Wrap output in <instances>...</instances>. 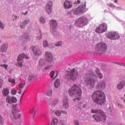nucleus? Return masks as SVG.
<instances>
[{
  "label": "nucleus",
  "instance_id": "f257e3e1",
  "mask_svg": "<svg viewBox=\"0 0 125 125\" xmlns=\"http://www.w3.org/2000/svg\"><path fill=\"white\" fill-rule=\"evenodd\" d=\"M68 93L70 96L73 98L76 97L73 99V101L75 102L82 100V89L77 85L74 84L73 86L69 89Z\"/></svg>",
  "mask_w": 125,
  "mask_h": 125
},
{
  "label": "nucleus",
  "instance_id": "f03ea898",
  "mask_svg": "<svg viewBox=\"0 0 125 125\" xmlns=\"http://www.w3.org/2000/svg\"><path fill=\"white\" fill-rule=\"evenodd\" d=\"M93 101L99 105H104L106 102L105 94L102 91H96L92 95Z\"/></svg>",
  "mask_w": 125,
  "mask_h": 125
},
{
  "label": "nucleus",
  "instance_id": "7ed1b4c3",
  "mask_svg": "<svg viewBox=\"0 0 125 125\" xmlns=\"http://www.w3.org/2000/svg\"><path fill=\"white\" fill-rule=\"evenodd\" d=\"M92 113L98 114H94L93 116L94 120H95V121H97V122H105L106 118H107L106 114L101 109H92Z\"/></svg>",
  "mask_w": 125,
  "mask_h": 125
},
{
  "label": "nucleus",
  "instance_id": "20e7f679",
  "mask_svg": "<svg viewBox=\"0 0 125 125\" xmlns=\"http://www.w3.org/2000/svg\"><path fill=\"white\" fill-rule=\"evenodd\" d=\"M95 51L99 54L105 53L107 51V44L105 43L100 42L97 44L95 48Z\"/></svg>",
  "mask_w": 125,
  "mask_h": 125
},
{
  "label": "nucleus",
  "instance_id": "39448f33",
  "mask_svg": "<svg viewBox=\"0 0 125 125\" xmlns=\"http://www.w3.org/2000/svg\"><path fill=\"white\" fill-rule=\"evenodd\" d=\"M87 23H88V19L85 17H81L76 21V24L79 27L85 26V25H87Z\"/></svg>",
  "mask_w": 125,
  "mask_h": 125
},
{
  "label": "nucleus",
  "instance_id": "423d86ee",
  "mask_svg": "<svg viewBox=\"0 0 125 125\" xmlns=\"http://www.w3.org/2000/svg\"><path fill=\"white\" fill-rule=\"evenodd\" d=\"M12 108V114L11 115V118H12L13 120H18V119H21L22 115L21 114H18V112L16 111V105H13Z\"/></svg>",
  "mask_w": 125,
  "mask_h": 125
},
{
  "label": "nucleus",
  "instance_id": "0eeeda50",
  "mask_svg": "<svg viewBox=\"0 0 125 125\" xmlns=\"http://www.w3.org/2000/svg\"><path fill=\"white\" fill-rule=\"evenodd\" d=\"M95 31L96 33H98V34H102V33L106 32L107 31V24L105 23L101 24L99 26L97 27Z\"/></svg>",
  "mask_w": 125,
  "mask_h": 125
},
{
  "label": "nucleus",
  "instance_id": "6e6552de",
  "mask_svg": "<svg viewBox=\"0 0 125 125\" xmlns=\"http://www.w3.org/2000/svg\"><path fill=\"white\" fill-rule=\"evenodd\" d=\"M106 36L110 40H118L120 39V35L116 32H109L106 33Z\"/></svg>",
  "mask_w": 125,
  "mask_h": 125
},
{
  "label": "nucleus",
  "instance_id": "1a4fd4ad",
  "mask_svg": "<svg viewBox=\"0 0 125 125\" xmlns=\"http://www.w3.org/2000/svg\"><path fill=\"white\" fill-rule=\"evenodd\" d=\"M96 82H97V79H86L85 81V83L86 86L92 88L94 86V84H95Z\"/></svg>",
  "mask_w": 125,
  "mask_h": 125
},
{
  "label": "nucleus",
  "instance_id": "9d476101",
  "mask_svg": "<svg viewBox=\"0 0 125 125\" xmlns=\"http://www.w3.org/2000/svg\"><path fill=\"white\" fill-rule=\"evenodd\" d=\"M26 58V59H29V57L28 56H26L24 54H21L18 57V62L16 64V66H20V67H22L23 66V59L24 58Z\"/></svg>",
  "mask_w": 125,
  "mask_h": 125
},
{
  "label": "nucleus",
  "instance_id": "9b49d317",
  "mask_svg": "<svg viewBox=\"0 0 125 125\" xmlns=\"http://www.w3.org/2000/svg\"><path fill=\"white\" fill-rule=\"evenodd\" d=\"M79 72L75 68L72 69L67 75V79H77Z\"/></svg>",
  "mask_w": 125,
  "mask_h": 125
},
{
  "label": "nucleus",
  "instance_id": "f8f14e48",
  "mask_svg": "<svg viewBox=\"0 0 125 125\" xmlns=\"http://www.w3.org/2000/svg\"><path fill=\"white\" fill-rule=\"evenodd\" d=\"M85 9V4L81 5L77 9H74L75 14H81L84 11Z\"/></svg>",
  "mask_w": 125,
  "mask_h": 125
},
{
  "label": "nucleus",
  "instance_id": "ddd939ff",
  "mask_svg": "<svg viewBox=\"0 0 125 125\" xmlns=\"http://www.w3.org/2000/svg\"><path fill=\"white\" fill-rule=\"evenodd\" d=\"M98 86L99 89H101L102 90H103L105 88V86H106V83H105V81L104 80H98Z\"/></svg>",
  "mask_w": 125,
  "mask_h": 125
},
{
  "label": "nucleus",
  "instance_id": "4468645a",
  "mask_svg": "<svg viewBox=\"0 0 125 125\" xmlns=\"http://www.w3.org/2000/svg\"><path fill=\"white\" fill-rule=\"evenodd\" d=\"M45 60L47 62H52L53 61V57L50 52H46L45 53Z\"/></svg>",
  "mask_w": 125,
  "mask_h": 125
},
{
  "label": "nucleus",
  "instance_id": "2eb2a0df",
  "mask_svg": "<svg viewBox=\"0 0 125 125\" xmlns=\"http://www.w3.org/2000/svg\"><path fill=\"white\" fill-rule=\"evenodd\" d=\"M6 101L7 103L12 104V103H16V102H17V99H16V98L15 97L8 96L6 98Z\"/></svg>",
  "mask_w": 125,
  "mask_h": 125
},
{
  "label": "nucleus",
  "instance_id": "dca6fc26",
  "mask_svg": "<svg viewBox=\"0 0 125 125\" xmlns=\"http://www.w3.org/2000/svg\"><path fill=\"white\" fill-rule=\"evenodd\" d=\"M52 9V2L49 1L46 5L45 10L48 14L51 13V10Z\"/></svg>",
  "mask_w": 125,
  "mask_h": 125
},
{
  "label": "nucleus",
  "instance_id": "f3484780",
  "mask_svg": "<svg viewBox=\"0 0 125 125\" xmlns=\"http://www.w3.org/2000/svg\"><path fill=\"white\" fill-rule=\"evenodd\" d=\"M68 97L65 96L63 98V107L65 109H68L69 108V103H68Z\"/></svg>",
  "mask_w": 125,
  "mask_h": 125
},
{
  "label": "nucleus",
  "instance_id": "a211bd4d",
  "mask_svg": "<svg viewBox=\"0 0 125 125\" xmlns=\"http://www.w3.org/2000/svg\"><path fill=\"white\" fill-rule=\"evenodd\" d=\"M34 55H41L42 51L39 48V47L35 46L32 49Z\"/></svg>",
  "mask_w": 125,
  "mask_h": 125
},
{
  "label": "nucleus",
  "instance_id": "6ab92c4d",
  "mask_svg": "<svg viewBox=\"0 0 125 125\" xmlns=\"http://www.w3.org/2000/svg\"><path fill=\"white\" fill-rule=\"evenodd\" d=\"M21 40L24 42H29V41L30 40V38L28 34H24L22 37H21Z\"/></svg>",
  "mask_w": 125,
  "mask_h": 125
},
{
  "label": "nucleus",
  "instance_id": "aec40b11",
  "mask_svg": "<svg viewBox=\"0 0 125 125\" xmlns=\"http://www.w3.org/2000/svg\"><path fill=\"white\" fill-rule=\"evenodd\" d=\"M51 28L53 30L57 27V21L56 20H51L50 21Z\"/></svg>",
  "mask_w": 125,
  "mask_h": 125
},
{
  "label": "nucleus",
  "instance_id": "412c9836",
  "mask_svg": "<svg viewBox=\"0 0 125 125\" xmlns=\"http://www.w3.org/2000/svg\"><path fill=\"white\" fill-rule=\"evenodd\" d=\"M59 73V71L58 70H55V71H53L52 70L50 72V76L51 77V78H56V77H57V75H58V74Z\"/></svg>",
  "mask_w": 125,
  "mask_h": 125
},
{
  "label": "nucleus",
  "instance_id": "4be33fe9",
  "mask_svg": "<svg viewBox=\"0 0 125 125\" xmlns=\"http://www.w3.org/2000/svg\"><path fill=\"white\" fill-rule=\"evenodd\" d=\"M8 47V45L7 43L3 44L0 50V52H6L7 51V48Z\"/></svg>",
  "mask_w": 125,
  "mask_h": 125
},
{
  "label": "nucleus",
  "instance_id": "5701e85b",
  "mask_svg": "<svg viewBox=\"0 0 125 125\" xmlns=\"http://www.w3.org/2000/svg\"><path fill=\"white\" fill-rule=\"evenodd\" d=\"M64 7L66 9L71 8V7H72V4H71L70 1H69L68 0H66L64 2Z\"/></svg>",
  "mask_w": 125,
  "mask_h": 125
},
{
  "label": "nucleus",
  "instance_id": "b1692460",
  "mask_svg": "<svg viewBox=\"0 0 125 125\" xmlns=\"http://www.w3.org/2000/svg\"><path fill=\"white\" fill-rule=\"evenodd\" d=\"M29 22H30L29 19L24 20L22 24L21 25V29H24V28H25V26H26V25H27V24H28Z\"/></svg>",
  "mask_w": 125,
  "mask_h": 125
},
{
  "label": "nucleus",
  "instance_id": "393cba45",
  "mask_svg": "<svg viewBox=\"0 0 125 125\" xmlns=\"http://www.w3.org/2000/svg\"><path fill=\"white\" fill-rule=\"evenodd\" d=\"M54 85L56 88H58L60 86V80L59 79L56 80Z\"/></svg>",
  "mask_w": 125,
  "mask_h": 125
},
{
  "label": "nucleus",
  "instance_id": "a878e982",
  "mask_svg": "<svg viewBox=\"0 0 125 125\" xmlns=\"http://www.w3.org/2000/svg\"><path fill=\"white\" fill-rule=\"evenodd\" d=\"M45 93L49 97H51L52 96V90L48 89L46 91Z\"/></svg>",
  "mask_w": 125,
  "mask_h": 125
},
{
  "label": "nucleus",
  "instance_id": "bb28decb",
  "mask_svg": "<svg viewBox=\"0 0 125 125\" xmlns=\"http://www.w3.org/2000/svg\"><path fill=\"white\" fill-rule=\"evenodd\" d=\"M8 93H9V91L7 89H3L2 91V94L3 96H6L8 95Z\"/></svg>",
  "mask_w": 125,
  "mask_h": 125
},
{
  "label": "nucleus",
  "instance_id": "cd10ccee",
  "mask_svg": "<svg viewBox=\"0 0 125 125\" xmlns=\"http://www.w3.org/2000/svg\"><path fill=\"white\" fill-rule=\"evenodd\" d=\"M57 124H58V119L56 118H53L51 125H57Z\"/></svg>",
  "mask_w": 125,
  "mask_h": 125
},
{
  "label": "nucleus",
  "instance_id": "c85d7f7f",
  "mask_svg": "<svg viewBox=\"0 0 125 125\" xmlns=\"http://www.w3.org/2000/svg\"><path fill=\"white\" fill-rule=\"evenodd\" d=\"M45 63H44V60L41 59L39 61V66L40 67H42V66H44V64Z\"/></svg>",
  "mask_w": 125,
  "mask_h": 125
},
{
  "label": "nucleus",
  "instance_id": "c756f323",
  "mask_svg": "<svg viewBox=\"0 0 125 125\" xmlns=\"http://www.w3.org/2000/svg\"><path fill=\"white\" fill-rule=\"evenodd\" d=\"M25 84H26V83L25 82L20 83L19 84L20 89H22V88H23L24 86H25Z\"/></svg>",
  "mask_w": 125,
  "mask_h": 125
},
{
  "label": "nucleus",
  "instance_id": "7c9ffc66",
  "mask_svg": "<svg viewBox=\"0 0 125 125\" xmlns=\"http://www.w3.org/2000/svg\"><path fill=\"white\" fill-rule=\"evenodd\" d=\"M0 125H4V119L1 115H0Z\"/></svg>",
  "mask_w": 125,
  "mask_h": 125
},
{
  "label": "nucleus",
  "instance_id": "2f4dec72",
  "mask_svg": "<svg viewBox=\"0 0 125 125\" xmlns=\"http://www.w3.org/2000/svg\"><path fill=\"white\" fill-rule=\"evenodd\" d=\"M55 114L58 117H60V116H61V114H62V110H57V111H55Z\"/></svg>",
  "mask_w": 125,
  "mask_h": 125
},
{
  "label": "nucleus",
  "instance_id": "473e14b6",
  "mask_svg": "<svg viewBox=\"0 0 125 125\" xmlns=\"http://www.w3.org/2000/svg\"><path fill=\"white\" fill-rule=\"evenodd\" d=\"M79 108L80 109H82V108H86V104H80L78 105Z\"/></svg>",
  "mask_w": 125,
  "mask_h": 125
},
{
  "label": "nucleus",
  "instance_id": "72a5a7b5",
  "mask_svg": "<svg viewBox=\"0 0 125 125\" xmlns=\"http://www.w3.org/2000/svg\"><path fill=\"white\" fill-rule=\"evenodd\" d=\"M124 86H123L122 84H121V83H119L117 85L118 89H119V90L121 89H123V88H124Z\"/></svg>",
  "mask_w": 125,
  "mask_h": 125
},
{
  "label": "nucleus",
  "instance_id": "f704fd0d",
  "mask_svg": "<svg viewBox=\"0 0 125 125\" xmlns=\"http://www.w3.org/2000/svg\"><path fill=\"white\" fill-rule=\"evenodd\" d=\"M58 103H59V100L56 99L53 102V105H57Z\"/></svg>",
  "mask_w": 125,
  "mask_h": 125
},
{
  "label": "nucleus",
  "instance_id": "c9c22d12",
  "mask_svg": "<svg viewBox=\"0 0 125 125\" xmlns=\"http://www.w3.org/2000/svg\"><path fill=\"white\" fill-rule=\"evenodd\" d=\"M43 46L44 47H48V43L46 41H43Z\"/></svg>",
  "mask_w": 125,
  "mask_h": 125
},
{
  "label": "nucleus",
  "instance_id": "e433bc0d",
  "mask_svg": "<svg viewBox=\"0 0 125 125\" xmlns=\"http://www.w3.org/2000/svg\"><path fill=\"white\" fill-rule=\"evenodd\" d=\"M93 78H94V74H93V72H91L90 74H89L88 79H93Z\"/></svg>",
  "mask_w": 125,
  "mask_h": 125
},
{
  "label": "nucleus",
  "instance_id": "4c0bfd02",
  "mask_svg": "<svg viewBox=\"0 0 125 125\" xmlns=\"http://www.w3.org/2000/svg\"><path fill=\"white\" fill-rule=\"evenodd\" d=\"M11 93L12 94H14V95H15V94L17 93V91H16L15 89H12Z\"/></svg>",
  "mask_w": 125,
  "mask_h": 125
},
{
  "label": "nucleus",
  "instance_id": "58836bf2",
  "mask_svg": "<svg viewBox=\"0 0 125 125\" xmlns=\"http://www.w3.org/2000/svg\"><path fill=\"white\" fill-rule=\"evenodd\" d=\"M8 82L9 83H15V79H9Z\"/></svg>",
  "mask_w": 125,
  "mask_h": 125
},
{
  "label": "nucleus",
  "instance_id": "ea45409f",
  "mask_svg": "<svg viewBox=\"0 0 125 125\" xmlns=\"http://www.w3.org/2000/svg\"><path fill=\"white\" fill-rule=\"evenodd\" d=\"M40 22L43 24V23H45V20H44V18L41 17L40 18Z\"/></svg>",
  "mask_w": 125,
  "mask_h": 125
},
{
  "label": "nucleus",
  "instance_id": "a19ab883",
  "mask_svg": "<svg viewBox=\"0 0 125 125\" xmlns=\"http://www.w3.org/2000/svg\"><path fill=\"white\" fill-rule=\"evenodd\" d=\"M26 82H28V83H33V82H35V80L32 79H27Z\"/></svg>",
  "mask_w": 125,
  "mask_h": 125
},
{
  "label": "nucleus",
  "instance_id": "79ce46f5",
  "mask_svg": "<svg viewBox=\"0 0 125 125\" xmlns=\"http://www.w3.org/2000/svg\"><path fill=\"white\" fill-rule=\"evenodd\" d=\"M37 40H41L42 39V32H39V36L37 37Z\"/></svg>",
  "mask_w": 125,
  "mask_h": 125
},
{
  "label": "nucleus",
  "instance_id": "37998d69",
  "mask_svg": "<svg viewBox=\"0 0 125 125\" xmlns=\"http://www.w3.org/2000/svg\"><path fill=\"white\" fill-rule=\"evenodd\" d=\"M74 122L75 125H81V124H80V123L79 122L78 120H75Z\"/></svg>",
  "mask_w": 125,
  "mask_h": 125
},
{
  "label": "nucleus",
  "instance_id": "c03bdc74",
  "mask_svg": "<svg viewBox=\"0 0 125 125\" xmlns=\"http://www.w3.org/2000/svg\"><path fill=\"white\" fill-rule=\"evenodd\" d=\"M62 45V42H58L56 44V46H61Z\"/></svg>",
  "mask_w": 125,
  "mask_h": 125
},
{
  "label": "nucleus",
  "instance_id": "a18cd8bd",
  "mask_svg": "<svg viewBox=\"0 0 125 125\" xmlns=\"http://www.w3.org/2000/svg\"><path fill=\"white\" fill-rule=\"evenodd\" d=\"M0 28L1 29H4V25H3V23L1 21H0Z\"/></svg>",
  "mask_w": 125,
  "mask_h": 125
},
{
  "label": "nucleus",
  "instance_id": "49530a36",
  "mask_svg": "<svg viewBox=\"0 0 125 125\" xmlns=\"http://www.w3.org/2000/svg\"><path fill=\"white\" fill-rule=\"evenodd\" d=\"M117 105L119 108H120L121 109H124V106H123V105H122L120 103H117Z\"/></svg>",
  "mask_w": 125,
  "mask_h": 125
},
{
  "label": "nucleus",
  "instance_id": "de8ad7c7",
  "mask_svg": "<svg viewBox=\"0 0 125 125\" xmlns=\"http://www.w3.org/2000/svg\"><path fill=\"white\" fill-rule=\"evenodd\" d=\"M3 83V80L2 79H0V88L2 87V83Z\"/></svg>",
  "mask_w": 125,
  "mask_h": 125
},
{
  "label": "nucleus",
  "instance_id": "09e8293b",
  "mask_svg": "<svg viewBox=\"0 0 125 125\" xmlns=\"http://www.w3.org/2000/svg\"><path fill=\"white\" fill-rule=\"evenodd\" d=\"M35 112V107L32 108L30 110H29L30 114H33Z\"/></svg>",
  "mask_w": 125,
  "mask_h": 125
},
{
  "label": "nucleus",
  "instance_id": "8fccbe9b",
  "mask_svg": "<svg viewBox=\"0 0 125 125\" xmlns=\"http://www.w3.org/2000/svg\"><path fill=\"white\" fill-rule=\"evenodd\" d=\"M0 67H2V68H5V69H7L8 65L6 64H1Z\"/></svg>",
  "mask_w": 125,
  "mask_h": 125
},
{
  "label": "nucleus",
  "instance_id": "3c124183",
  "mask_svg": "<svg viewBox=\"0 0 125 125\" xmlns=\"http://www.w3.org/2000/svg\"><path fill=\"white\" fill-rule=\"evenodd\" d=\"M34 78H36V76H35L33 74H31L30 75H29V79H33Z\"/></svg>",
  "mask_w": 125,
  "mask_h": 125
},
{
  "label": "nucleus",
  "instance_id": "603ef678",
  "mask_svg": "<svg viewBox=\"0 0 125 125\" xmlns=\"http://www.w3.org/2000/svg\"><path fill=\"white\" fill-rule=\"evenodd\" d=\"M119 83H120L121 84H122L123 86H125V80H123V81L120 82Z\"/></svg>",
  "mask_w": 125,
  "mask_h": 125
},
{
  "label": "nucleus",
  "instance_id": "864d4df0",
  "mask_svg": "<svg viewBox=\"0 0 125 125\" xmlns=\"http://www.w3.org/2000/svg\"><path fill=\"white\" fill-rule=\"evenodd\" d=\"M98 75H99V77L100 78V79H102L103 78V75H102V73H99Z\"/></svg>",
  "mask_w": 125,
  "mask_h": 125
},
{
  "label": "nucleus",
  "instance_id": "5fc2aeb1",
  "mask_svg": "<svg viewBox=\"0 0 125 125\" xmlns=\"http://www.w3.org/2000/svg\"><path fill=\"white\" fill-rule=\"evenodd\" d=\"M96 73H98V74H100V70H99V68L96 69Z\"/></svg>",
  "mask_w": 125,
  "mask_h": 125
},
{
  "label": "nucleus",
  "instance_id": "6e6d98bb",
  "mask_svg": "<svg viewBox=\"0 0 125 125\" xmlns=\"http://www.w3.org/2000/svg\"><path fill=\"white\" fill-rule=\"evenodd\" d=\"M62 114H64V115H67V111L62 110Z\"/></svg>",
  "mask_w": 125,
  "mask_h": 125
},
{
  "label": "nucleus",
  "instance_id": "4d7b16f0",
  "mask_svg": "<svg viewBox=\"0 0 125 125\" xmlns=\"http://www.w3.org/2000/svg\"><path fill=\"white\" fill-rule=\"evenodd\" d=\"M50 68H51V65L47 66L45 67V69L47 70V69H50Z\"/></svg>",
  "mask_w": 125,
  "mask_h": 125
},
{
  "label": "nucleus",
  "instance_id": "13d9d810",
  "mask_svg": "<svg viewBox=\"0 0 125 125\" xmlns=\"http://www.w3.org/2000/svg\"><path fill=\"white\" fill-rule=\"evenodd\" d=\"M19 91L18 92L19 94H21V93H22V89H19Z\"/></svg>",
  "mask_w": 125,
  "mask_h": 125
},
{
  "label": "nucleus",
  "instance_id": "bf43d9fd",
  "mask_svg": "<svg viewBox=\"0 0 125 125\" xmlns=\"http://www.w3.org/2000/svg\"><path fill=\"white\" fill-rule=\"evenodd\" d=\"M13 18L14 20L15 19V20H16V19H17V16H13Z\"/></svg>",
  "mask_w": 125,
  "mask_h": 125
},
{
  "label": "nucleus",
  "instance_id": "052dcab7",
  "mask_svg": "<svg viewBox=\"0 0 125 125\" xmlns=\"http://www.w3.org/2000/svg\"><path fill=\"white\" fill-rule=\"evenodd\" d=\"M22 14L23 15H26V14H28V11L25 12V13H22Z\"/></svg>",
  "mask_w": 125,
  "mask_h": 125
},
{
  "label": "nucleus",
  "instance_id": "680f3d73",
  "mask_svg": "<svg viewBox=\"0 0 125 125\" xmlns=\"http://www.w3.org/2000/svg\"><path fill=\"white\" fill-rule=\"evenodd\" d=\"M119 65H120L121 66H125V63H120Z\"/></svg>",
  "mask_w": 125,
  "mask_h": 125
},
{
  "label": "nucleus",
  "instance_id": "e2e57ef3",
  "mask_svg": "<svg viewBox=\"0 0 125 125\" xmlns=\"http://www.w3.org/2000/svg\"><path fill=\"white\" fill-rule=\"evenodd\" d=\"M77 2H78V3H81V0H78Z\"/></svg>",
  "mask_w": 125,
  "mask_h": 125
},
{
  "label": "nucleus",
  "instance_id": "0e129e2a",
  "mask_svg": "<svg viewBox=\"0 0 125 125\" xmlns=\"http://www.w3.org/2000/svg\"><path fill=\"white\" fill-rule=\"evenodd\" d=\"M24 93H25V91L22 93L21 97H22V96H23V95H24Z\"/></svg>",
  "mask_w": 125,
  "mask_h": 125
},
{
  "label": "nucleus",
  "instance_id": "69168bd1",
  "mask_svg": "<svg viewBox=\"0 0 125 125\" xmlns=\"http://www.w3.org/2000/svg\"><path fill=\"white\" fill-rule=\"evenodd\" d=\"M37 112V110H36L34 112V116H35L36 115V113Z\"/></svg>",
  "mask_w": 125,
  "mask_h": 125
},
{
  "label": "nucleus",
  "instance_id": "338daca9",
  "mask_svg": "<svg viewBox=\"0 0 125 125\" xmlns=\"http://www.w3.org/2000/svg\"><path fill=\"white\" fill-rule=\"evenodd\" d=\"M115 2H116V3L118 2V1L117 0H115Z\"/></svg>",
  "mask_w": 125,
  "mask_h": 125
},
{
  "label": "nucleus",
  "instance_id": "774afa93",
  "mask_svg": "<svg viewBox=\"0 0 125 125\" xmlns=\"http://www.w3.org/2000/svg\"><path fill=\"white\" fill-rule=\"evenodd\" d=\"M3 56V54H1V56Z\"/></svg>",
  "mask_w": 125,
  "mask_h": 125
}]
</instances>
